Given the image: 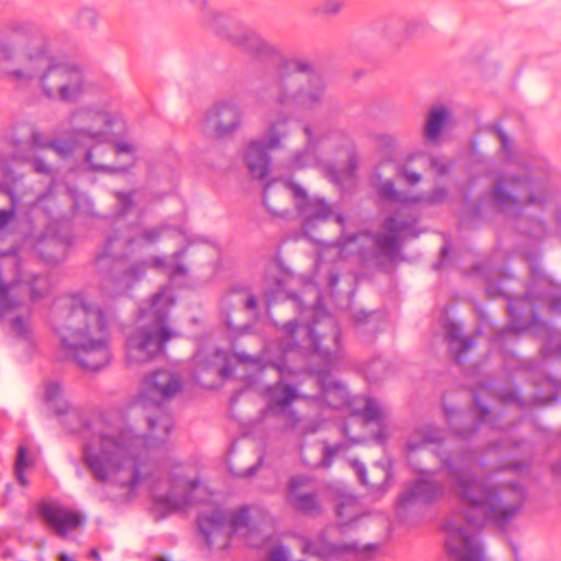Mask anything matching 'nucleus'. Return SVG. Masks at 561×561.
<instances>
[{
  "label": "nucleus",
  "mask_w": 561,
  "mask_h": 561,
  "mask_svg": "<svg viewBox=\"0 0 561 561\" xmlns=\"http://www.w3.org/2000/svg\"><path fill=\"white\" fill-rule=\"evenodd\" d=\"M288 503L299 512H310L316 507L313 479L307 476L293 477L287 491Z\"/></svg>",
  "instance_id": "obj_30"
},
{
  "label": "nucleus",
  "mask_w": 561,
  "mask_h": 561,
  "mask_svg": "<svg viewBox=\"0 0 561 561\" xmlns=\"http://www.w3.org/2000/svg\"><path fill=\"white\" fill-rule=\"evenodd\" d=\"M187 470V467L176 465L170 473V492L154 495L156 503L168 513L182 510L196 501L194 493L201 488V482L196 478L186 477Z\"/></svg>",
  "instance_id": "obj_19"
},
{
  "label": "nucleus",
  "mask_w": 561,
  "mask_h": 561,
  "mask_svg": "<svg viewBox=\"0 0 561 561\" xmlns=\"http://www.w3.org/2000/svg\"><path fill=\"white\" fill-rule=\"evenodd\" d=\"M267 311L274 302H282L297 312V318L282 324L280 329L287 335V350L289 354L294 348L299 353L316 352V304H305L301 296L285 289L283 282H277L275 293L266 294Z\"/></svg>",
  "instance_id": "obj_11"
},
{
  "label": "nucleus",
  "mask_w": 561,
  "mask_h": 561,
  "mask_svg": "<svg viewBox=\"0 0 561 561\" xmlns=\"http://www.w3.org/2000/svg\"><path fill=\"white\" fill-rule=\"evenodd\" d=\"M53 196V181L49 182L46 191L30 203V208L45 207L44 202Z\"/></svg>",
  "instance_id": "obj_54"
},
{
  "label": "nucleus",
  "mask_w": 561,
  "mask_h": 561,
  "mask_svg": "<svg viewBox=\"0 0 561 561\" xmlns=\"http://www.w3.org/2000/svg\"><path fill=\"white\" fill-rule=\"evenodd\" d=\"M116 116L103 106H80L68 118L70 135L79 141H105Z\"/></svg>",
  "instance_id": "obj_15"
},
{
  "label": "nucleus",
  "mask_w": 561,
  "mask_h": 561,
  "mask_svg": "<svg viewBox=\"0 0 561 561\" xmlns=\"http://www.w3.org/2000/svg\"><path fill=\"white\" fill-rule=\"evenodd\" d=\"M445 529L448 533L446 547L456 559L459 561H485L478 534H470L455 522H447Z\"/></svg>",
  "instance_id": "obj_23"
},
{
  "label": "nucleus",
  "mask_w": 561,
  "mask_h": 561,
  "mask_svg": "<svg viewBox=\"0 0 561 561\" xmlns=\"http://www.w3.org/2000/svg\"><path fill=\"white\" fill-rule=\"evenodd\" d=\"M531 444L527 440L501 439L493 442L486 449L488 455H495L500 459V469H511L523 471L529 467L526 459H520L522 455L531 453Z\"/></svg>",
  "instance_id": "obj_26"
},
{
  "label": "nucleus",
  "mask_w": 561,
  "mask_h": 561,
  "mask_svg": "<svg viewBox=\"0 0 561 561\" xmlns=\"http://www.w3.org/2000/svg\"><path fill=\"white\" fill-rule=\"evenodd\" d=\"M96 21V12L92 9H83L79 13V22L93 26Z\"/></svg>",
  "instance_id": "obj_56"
},
{
  "label": "nucleus",
  "mask_w": 561,
  "mask_h": 561,
  "mask_svg": "<svg viewBox=\"0 0 561 561\" xmlns=\"http://www.w3.org/2000/svg\"><path fill=\"white\" fill-rule=\"evenodd\" d=\"M266 561H289V551L284 546H276L268 551Z\"/></svg>",
  "instance_id": "obj_53"
},
{
  "label": "nucleus",
  "mask_w": 561,
  "mask_h": 561,
  "mask_svg": "<svg viewBox=\"0 0 561 561\" xmlns=\"http://www.w3.org/2000/svg\"><path fill=\"white\" fill-rule=\"evenodd\" d=\"M73 208L77 213L94 215L93 204L84 194H72Z\"/></svg>",
  "instance_id": "obj_47"
},
{
  "label": "nucleus",
  "mask_w": 561,
  "mask_h": 561,
  "mask_svg": "<svg viewBox=\"0 0 561 561\" xmlns=\"http://www.w3.org/2000/svg\"><path fill=\"white\" fill-rule=\"evenodd\" d=\"M380 196L383 199L390 201V202H397L402 204H413L411 202V196L407 195L405 193L399 192L393 182L388 180L381 183L379 188Z\"/></svg>",
  "instance_id": "obj_42"
},
{
  "label": "nucleus",
  "mask_w": 561,
  "mask_h": 561,
  "mask_svg": "<svg viewBox=\"0 0 561 561\" xmlns=\"http://www.w3.org/2000/svg\"><path fill=\"white\" fill-rule=\"evenodd\" d=\"M5 32L3 39L20 42L26 48L38 47L42 44H34V41L39 37L41 31L32 21L22 19L10 20L5 25Z\"/></svg>",
  "instance_id": "obj_34"
},
{
  "label": "nucleus",
  "mask_w": 561,
  "mask_h": 561,
  "mask_svg": "<svg viewBox=\"0 0 561 561\" xmlns=\"http://www.w3.org/2000/svg\"><path fill=\"white\" fill-rule=\"evenodd\" d=\"M378 543L360 545L357 541H331L318 534V558L323 560H340L347 553L355 554L358 561H370L378 551Z\"/></svg>",
  "instance_id": "obj_24"
},
{
  "label": "nucleus",
  "mask_w": 561,
  "mask_h": 561,
  "mask_svg": "<svg viewBox=\"0 0 561 561\" xmlns=\"http://www.w3.org/2000/svg\"><path fill=\"white\" fill-rule=\"evenodd\" d=\"M444 328L445 337L455 362L462 364L467 359V353L477 344L474 337L463 336L462 327L451 320H446Z\"/></svg>",
  "instance_id": "obj_33"
},
{
  "label": "nucleus",
  "mask_w": 561,
  "mask_h": 561,
  "mask_svg": "<svg viewBox=\"0 0 561 561\" xmlns=\"http://www.w3.org/2000/svg\"><path fill=\"white\" fill-rule=\"evenodd\" d=\"M347 447L348 446L345 442H339L334 445L327 444L323 450V458L321 462L318 463V467H330L334 461V458L337 457L340 454L346 451Z\"/></svg>",
  "instance_id": "obj_45"
},
{
  "label": "nucleus",
  "mask_w": 561,
  "mask_h": 561,
  "mask_svg": "<svg viewBox=\"0 0 561 561\" xmlns=\"http://www.w3.org/2000/svg\"><path fill=\"white\" fill-rule=\"evenodd\" d=\"M559 176L545 160L525 164L517 172H501L490 192L492 203L500 211L516 215V228L533 239H543L548 227L541 216L554 202Z\"/></svg>",
  "instance_id": "obj_5"
},
{
  "label": "nucleus",
  "mask_w": 561,
  "mask_h": 561,
  "mask_svg": "<svg viewBox=\"0 0 561 561\" xmlns=\"http://www.w3.org/2000/svg\"><path fill=\"white\" fill-rule=\"evenodd\" d=\"M554 220L559 229H561V208L559 205H556L554 209Z\"/></svg>",
  "instance_id": "obj_63"
},
{
  "label": "nucleus",
  "mask_w": 561,
  "mask_h": 561,
  "mask_svg": "<svg viewBox=\"0 0 561 561\" xmlns=\"http://www.w3.org/2000/svg\"><path fill=\"white\" fill-rule=\"evenodd\" d=\"M450 252V244L445 243L443 248L440 249V255L443 259L447 257Z\"/></svg>",
  "instance_id": "obj_64"
},
{
  "label": "nucleus",
  "mask_w": 561,
  "mask_h": 561,
  "mask_svg": "<svg viewBox=\"0 0 561 561\" xmlns=\"http://www.w3.org/2000/svg\"><path fill=\"white\" fill-rule=\"evenodd\" d=\"M136 191L116 192L117 211L103 218V226H108L105 243L95 259L98 272H103L114 260H126L129 253L153 245L163 238H182L191 241L190 231L184 226H173L163 221L157 226L136 228L126 222V216L135 208Z\"/></svg>",
  "instance_id": "obj_8"
},
{
  "label": "nucleus",
  "mask_w": 561,
  "mask_h": 561,
  "mask_svg": "<svg viewBox=\"0 0 561 561\" xmlns=\"http://www.w3.org/2000/svg\"><path fill=\"white\" fill-rule=\"evenodd\" d=\"M551 472L556 479L561 478V460L551 466Z\"/></svg>",
  "instance_id": "obj_62"
},
{
  "label": "nucleus",
  "mask_w": 561,
  "mask_h": 561,
  "mask_svg": "<svg viewBox=\"0 0 561 561\" xmlns=\"http://www.w3.org/2000/svg\"><path fill=\"white\" fill-rule=\"evenodd\" d=\"M474 408L477 410L460 411L457 408L443 401V410L453 434L461 439L472 438L477 432L485 424V419L490 414V408L482 403L474 393Z\"/></svg>",
  "instance_id": "obj_21"
},
{
  "label": "nucleus",
  "mask_w": 561,
  "mask_h": 561,
  "mask_svg": "<svg viewBox=\"0 0 561 561\" xmlns=\"http://www.w3.org/2000/svg\"><path fill=\"white\" fill-rule=\"evenodd\" d=\"M49 139H45L43 134L31 127L30 128V138L22 140V139H13V148L14 151H18L19 149L27 150L28 152H38L39 150L48 149L50 146Z\"/></svg>",
  "instance_id": "obj_40"
},
{
  "label": "nucleus",
  "mask_w": 561,
  "mask_h": 561,
  "mask_svg": "<svg viewBox=\"0 0 561 561\" xmlns=\"http://www.w3.org/2000/svg\"><path fill=\"white\" fill-rule=\"evenodd\" d=\"M529 266L530 279L526 290L524 282L514 274L502 271L500 278L489 279L485 293L491 298H504L511 323L497 331L491 339L503 356V367L513 379L525 378L531 382L533 391L524 396L518 386H504L499 398L504 404H515L525 410L542 407L558 401V382L543 373L542 364L534 358L520 357L514 350L520 333L534 331L548 332L541 352L543 359H561V334L550 332L541 318L542 312L561 316V285L549 275L541 264L539 250L525 253Z\"/></svg>",
  "instance_id": "obj_1"
},
{
  "label": "nucleus",
  "mask_w": 561,
  "mask_h": 561,
  "mask_svg": "<svg viewBox=\"0 0 561 561\" xmlns=\"http://www.w3.org/2000/svg\"><path fill=\"white\" fill-rule=\"evenodd\" d=\"M241 125V107L233 101L221 100L206 111L202 130L209 137L225 138L233 135Z\"/></svg>",
  "instance_id": "obj_18"
},
{
  "label": "nucleus",
  "mask_w": 561,
  "mask_h": 561,
  "mask_svg": "<svg viewBox=\"0 0 561 561\" xmlns=\"http://www.w3.org/2000/svg\"><path fill=\"white\" fill-rule=\"evenodd\" d=\"M181 390L182 379L178 374L169 369H157L145 377L139 399L144 405H159Z\"/></svg>",
  "instance_id": "obj_22"
},
{
  "label": "nucleus",
  "mask_w": 561,
  "mask_h": 561,
  "mask_svg": "<svg viewBox=\"0 0 561 561\" xmlns=\"http://www.w3.org/2000/svg\"><path fill=\"white\" fill-rule=\"evenodd\" d=\"M65 314L55 322L67 357L88 370H99L112 359L110 320L105 311L84 295L68 299Z\"/></svg>",
  "instance_id": "obj_7"
},
{
  "label": "nucleus",
  "mask_w": 561,
  "mask_h": 561,
  "mask_svg": "<svg viewBox=\"0 0 561 561\" xmlns=\"http://www.w3.org/2000/svg\"><path fill=\"white\" fill-rule=\"evenodd\" d=\"M13 158L15 160L30 162L33 170L38 174L51 175L53 169L38 152H28L27 150L19 149L13 152Z\"/></svg>",
  "instance_id": "obj_41"
},
{
  "label": "nucleus",
  "mask_w": 561,
  "mask_h": 561,
  "mask_svg": "<svg viewBox=\"0 0 561 561\" xmlns=\"http://www.w3.org/2000/svg\"><path fill=\"white\" fill-rule=\"evenodd\" d=\"M431 165L436 170L439 176H444L450 171V168L447 164L439 162L435 158L431 159Z\"/></svg>",
  "instance_id": "obj_58"
},
{
  "label": "nucleus",
  "mask_w": 561,
  "mask_h": 561,
  "mask_svg": "<svg viewBox=\"0 0 561 561\" xmlns=\"http://www.w3.org/2000/svg\"><path fill=\"white\" fill-rule=\"evenodd\" d=\"M94 142L85 154L92 170L114 173L125 171L135 163L136 148L131 142L119 140L111 146L105 145L106 140Z\"/></svg>",
  "instance_id": "obj_16"
},
{
  "label": "nucleus",
  "mask_w": 561,
  "mask_h": 561,
  "mask_svg": "<svg viewBox=\"0 0 561 561\" xmlns=\"http://www.w3.org/2000/svg\"><path fill=\"white\" fill-rule=\"evenodd\" d=\"M335 513L339 518L335 526L340 534H346L357 528L359 520L370 514L369 511H365L362 507L359 500L351 494L340 496Z\"/></svg>",
  "instance_id": "obj_29"
},
{
  "label": "nucleus",
  "mask_w": 561,
  "mask_h": 561,
  "mask_svg": "<svg viewBox=\"0 0 561 561\" xmlns=\"http://www.w3.org/2000/svg\"><path fill=\"white\" fill-rule=\"evenodd\" d=\"M77 142H80L77 138L72 136V139H51L50 146L48 149L53 150L57 154L62 158L69 157L77 146Z\"/></svg>",
  "instance_id": "obj_44"
},
{
  "label": "nucleus",
  "mask_w": 561,
  "mask_h": 561,
  "mask_svg": "<svg viewBox=\"0 0 561 561\" xmlns=\"http://www.w3.org/2000/svg\"><path fill=\"white\" fill-rule=\"evenodd\" d=\"M310 157H311V153H310L309 149H306V150L295 153V156L293 157V159L289 162V168L290 169L304 168L309 162Z\"/></svg>",
  "instance_id": "obj_52"
},
{
  "label": "nucleus",
  "mask_w": 561,
  "mask_h": 561,
  "mask_svg": "<svg viewBox=\"0 0 561 561\" xmlns=\"http://www.w3.org/2000/svg\"><path fill=\"white\" fill-rule=\"evenodd\" d=\"M187 248L175 251L173 262L168 263L162 256H153L150 260H141L127 263L126 260H114L103 272H99L102 291L107 296H117L128 291L136 283L140 282L149 267L162 271L170 277L186 276L188 268L179 259L185 255Z\"/></svg>",
  "instance_id": "obj_10"
},
{
  "label": "nucleus",
  "mask_w": 561,
  "mask_h": 561,
  "mask_svg": "<svg viewBox=\"0 0 561 561\" xmlns=\"http://www.w3.org/2000/svg\"><path fill=\"white\" fill-rule=\"evenodd\" d=\"M0 72L16 90H37L49 101L76 103L87 89L82 69L64 61L46 42L26 48L20 42L2 38Z\"/></svg>",
  "instance_id": "obj_4"
},
{
  "label": "nucleus",
  "mask_w": 561,
  "mask_h": 561,
  "mask_svg": "<svg viewBox=\"0 0 561 561\" xmlns=\"http://www.w3.org/2000/svg\"><path fill=\"white\" fill-rule=\"evenodd\" d=\"M280 191H289L298 216L301 218V233L313 241L316 229V203L310 198L308 192L299 183L291 179H274L270 181L264 190L263 203L270 213L275 216H284L272 204V197Z\"/></svg>",
  "instance_id": "obj_14"
},
{
  "label": "nucleus",
  "mask_w": 561,
  "mask_h": 561,
  "mask_svg": "<svg viewBox=\"0 0 561 561\" xmlns=\"http://www.w3.org/2000/svg\"><path fill=\"white\" fill-rule=\"evenodd\" d=\"M38 514L60 537H65L69 531L83 523V517L79 513L57 503H41L38 505Z\"/></svg>",
  "instance_id": "obj_27"
},
{
  "label": "nucleus",
  "mask_w": 561,
  "mask_h": 561,
  "mask_svg": "<svg viewBox=\"0 0 561 561\" xmlns=\"http://www.w3.org/2000/svg\"><path fill=\"white\" fill-rule=\"evenodd\" d=\"M375 311H365V310H358L354 313V320L357 324H365L368 323L370 318L375 317Z\"/></svg>",
  "instance_id": "obj_57"
},
{
  "label": "nucleus",
  "mask_w": 561,
  "mask_h": 561,
  "mask_svg": "<svg viewBox=\"0 0 561 561\" xmlns=\"http://www.w3.org/2000/svg\"><path fill=\"white\" fill-rule=\"evenodd\" d=\"M174 302L172 290L164 287L140 305L135 324L125 332L128 366L149 363L164 352L167 342L175 336L167 322Z\"/></svg>",
  "instance_id": "obj_9"
},
{
  "label": "nucleus",
  "mask_w": 561,
  "mask_h": 561,
  "mask_svg": "<svg viewBox=\"0 0 561 561\" xmlns=\"http://www.w3.org/2000/svg\"><path fill=\"white\" fill-rule=\"evenodd\" d=\"M250 522V507L244 505L234 511L214 510L198 517V528L208 547L214 545L213 536L228 534L232 529L243 528Z\"/></svg>",
  "instance_id": "obj_20"
},
{
  "label": "nucleus",
  "mask_w": 561,
  "mask_h": 561,
  "mask_svg": "<svg viewBox=\"0 0 561 561\" xmlns=\"http://www.w3.org/2000/svg\"><path fill=\"white\" fill-rule=\"evenodd\" d=\"M257 307L256 298L247 288L234 287L226 293L220 301L222 312L229 313L232 310H249L255 312Z\"/></svg>",
  "instance_id": "obj_37"
},
{
  "label": "nucleus",
  "mask_w": 561,
  "mask_h": 561,
  "mask_svg": "<svg viewBox=\"0 0 561 561\" xmlns=\"http://www.w3.org/2000/svg\"><path fill=\"white\" fill-rule=\"evenodd\" d=\"M343 8L342 0H325L320 8H318V13L325 16H334L340 13Z\"/></svg>",
  "instance_id": "obj_49"
},
{
  "label": "nucleus",
  "mask_w": 561,
  "mask_h": 561,
  "mask_svg": "<svg viewBox=\"0 0 561 561\" xmlns=\"http://www.w3.org/2000/svg\"><path fill=\"white\" fill-rule=\"evenodd\" d=\"M453 113L444 105L432 107L426 116L423 135L424 138L434 144L440 138L442 131L451 123Z\"/></svg>",
  "instance_id": "obj_36"
},
{
  "label": "nucleus",
  "mask_w": 561,
  "mask_h": 561,
  "mask_svg": "<svg viewBox=\"0 0 561 561\" xmlns=\"http://www.w3.org/2000/svg\"><path fill=\"white\" fill-rule=\"evenodd\" d=\"M352 467L355 470L359 482L364 486L368 488V494L374 501L380 500L387 493L393 479V471L391 465H379V467L383 471L382 482L371 485L368 482V472L366 466L362 461L357 459L353 460Z\"/></svg>",
  "instance_id": "obj_35"
},
{
  "label": "nucleus",
  "mask_w": 561,
  "mask_h": 561,
  "mask_svg": "<svg viewBox=\"0 0 561 561\" xmlns=\"http://www.w3.org/2000/svg\"><path fill=\"white\" fill-rule=\"evenodd\" d=\"M262 462H263V458L260 457L256 465L251 466L243 476L244 477L253 476L256 472L257 468L262 465Z\"/></svg>",
  "instance_id": "obj_61"
},
{
  "label": "nucleus",
  "mask_w": 561,
  "mask_h": 561,
  "mask_svg": "<svg viewBox=\"0 0 561 561\" xmlns=\"http://www.w3.org/2000/svg\"><path fill=\"white\" fill-rule=\"evenodd\" d=\"M28 466L26 461V449L24 447H20L18 451L16 462H15V473L19 482L21 484H25L26 480L23 474V471Z\"/></svg>",
  "instance_id": "obj_50"
},
{
  "label": "nucleus",
  "mask_w": 561,
  "mask_h": 561,
  "mask_svg": "<svg viewBox=\"0 0 561 561\" xmlns=\"http://www.w3.org/2000/svg\"><path fill=\"white\" fill-rule=\"evenodd\" d=\"M285 70L295 76V81H299V76L311 77V64L301 59H290L285 61ZM290 101L294 107L302 110H312L316 105V92L311 78L308 80V87L299 89L291 96L290 100L286 95L280 98L282 103Z\"/></svg>",
  "instance_id": "obj_28"
},
{
  "label": "nucleus",
  "mask_w": 561,
  "mask_h": 561,
  "mask_svg": "<svg viewBox=\"0 0 561 561\" xmlns=\"http://www.w3.org/2000/svg\"><path fill=\"white\" fill-rule=\"evenodd\" d=\"M494 130H495L499 139L501 140L502 150L505 153H510V151H511V139H510V137L507 136V134L504 131V129L500 125H495L494 126Z\"/></svg>",
  "instance_id": "obj_55"
},
{
  "label": "nucleus",
  "mask_w": 561,
  "mask_h": 561,
  "mask_svg": "<svg viewBox=\"0 0 561 561\" xmlns=\"http://www.w3.org/2000/svg\"><path fill=\"white\" fill-rule=\"evenodd\" d=\"M448 196V190L445 186H436L431 193L412 195L411 202L414 204L424 203L427 205H437L443 203Z\"/></svg>",
  "instance_id": "obj_43"
},
{
  "label": "nucleus",
  "mask_w": 561,
  "mask_h": 561,
  "mask_svg": "<svg viewBox=\"0 0 561 561\" xmlns=\"http://www.w3.org/2000/svg\"><path fill=\"white\" fill-rule=\"evenodd\" d=\"M232 42L243 49L256 55L267 56L274 53L273 47L252 30H243L233 34Z\"/></svg>",
  "instance_id": "obj_38"
},
{
  "label": "nucleus",
  "mask_w": 561,
  "mask_h": 561,
  "mask_svg": "<svg viewBox=\"0 0 561 561\" xmlns=\"http://www.w3.org/2000/svg\"><path fill=\"white\" fill-rule=\"evenodd\" d=\"M227 353L221 350L213 352L211 359H207L204 351H198L195 355L196 363V379L199 383L204 385L202 380V373L207 371L224 379L232 376V368L227 364Z\"/></svg>",
  "instance_id": "obj_32"
},
{
  "label": "nucleus",
  "mask_w": 561,
  "mask_h": 561,
  "mask_svg": "<svg viewBox=\"0 0 561 561\" xmlns=\"http://www.w3.org/2000/svg\"><path fill=\"white\" fill-rule=\"evenodd\" d=\"M343 364L340 325L333 317L325 314L324 304L318 295V414L320 411H337L348 407L351 414L360 416L365 423L379 424L374 438L379 445H383L389 437L386 428L381 426L383 410L371 397L351 398L345 383L333 375L342 369Z\"/></svg>",
  "instance_id": "obj_6"
},
{
  "label": "nucleus",
  "mask_w": 561,
  "mask_h": 561,
  "mask_svg": "<svg viewBox=\"0 0 561 561\" xmlns=\"http://www.w3.org/2000/svg\"><path fill=\"white\" fill-rule=\"evenodd\" d=\"M289 117L278 115L271 118L264 130V137L252 139L244 151V161L250 174L255 179H264L270 171L272 150L283 147V139L288 135Z\"/></svg>",
  "instance_id": "obj_13"
},
{
  "label": "nucleus",
  "mask_w": 561,
  "mask_h": 561,
  "mask_svg": "<svg viewBox=\"0 0 561 561\" xmlns=\"http://www.w3.org/2000/svg\"><path fill=\"white\" fill-rule=\"evenodd\" d=\"M331 216H333L335 221L340 225L343 224V216L340 214H333L332 207L327 203V201L324 198L318 197V221L327 220Z\"/></svg>",
  "instance_id": "obj_48"
},
{
  "label": "nucleus",
  "mask_w": 561,
  "mask_h": 561,
  "mask_svg": "<svg viewBox=\"0 0 561 561\" xmlns=\"http://www.w3.org/2000/svg\"><path fill=\"white\" fill-rule=\"evenodd\" d=\"M419 221L420 217L415 211L402 207L383 220L382 231L352 234L346 242H355L359 238H367L374 245L375 257H383L394 262L401 256V239L417 238L421 234L422 231L417 227Z\"/></svg>",
  "instance_id": "obj_12"
},
{
  "label": "nucleus",
  "mask_w": 561,
  "mask_h": 561,
  "mask_svg": "<svg viewBox=\"0 0 561 561\" xmlns=\"http://www.w3.org/2000/svg\"><path fill=\"white\" fill-rule=\"evenodd\" d=\"M44 397L61 425L84 440L82 459L95 481L135 490L148 480L147 456L149 451L162 449L168 444L173 428L170 415L160 413L156 417H148V433L140 435L127 424H107L101 419L89 422L79 408L62 398L58 382H47Z\"/></svg>",
  "instance_id": "obj_2"
},
{
  "label": "nucleus",
  "mask_w": 561,
  "mask_h": 561,
  "mask_svg": "<svg viewBox=\"0 0 561 561\" xmlns=\"http://www.w3.org/2000/svg\"><path fill=\"white\" fill-rule=\"evenodd\" d=\"M11 208L9 209H0V230L5 229L15 218L19 199L18 197L11 193Z\"/></svg>",
  "instance_id": "obj_46"
},
{
  "label": "nucleus",
  "mask_w": 561,
  "mask_h": 561,
  "mask_svg": "<svg viewBox=\"0 0 561 561\" xmlns=\"http://www.w3.org/2000/svg\"><path fill=\"white\" fill-rule=\"evenodd\" d=\"M302 552L306 554L314 556L316 554V546L309 539H304Z\"/></svg>",
  "instance_id": "obj_59"
},
{
  "label": "nucleus",
  "mask_w": 561,
  "mask_h": 561,
  "mask_svg": "<svg viewBox=\"0 0 561 561\" xmlns=\"http://www.w3.org/2000/svg\"><path fill=\"white\" fill-rule=\"evenodd\" d=\"M445 494V485L432 478H419L400 494L397 501V508L403 510L414 504L431 505L442 499Z\"/></svg>",
  "instance_id": "obj_25"
},
{
  "label": "nucleus",
  "mask_w": 561,
  "mask_h": 561,
  "mask_svg": "<svg viewBox=\"0 0 561 561\" xmlns=\"http://www.w3.org/2000/svg\"><path fill=\"white\" fill-rule=\"evenodd\" d=\"M425 445H433L432 453L446 472L450 492L468 506L461 514L467 525L481 529L490 520L504 530L523 507L525 488L519 483L499 486L492 483L490 476H477L470 469L473 453L448 440L440 427L417 428L407 440L405 449L413 454Z\"/></svg>",
  "instance_id": "obj_3"
},
{
  "label": "nucleus",
  "mask_w": 561,
  "mask_h": 561,
  "mask_svg": "<svg viewBox=\"0 0 561 561\" xmlns=\"http://www.w3.org/2000/svg\"><path fill=\"white\" fill-rule=\"evenodd\" d=\"M38 254L48 263H58L65 257V244L56 237H45L36 244Z\"/></svg>",
  "instance_id": "obj_39"
},
{
  "label": "nucleus",
  "mask_w": 561,
  "mask_h": 561,
  "mask_svg": "<svg viewBox=\"0 0 561 561\" xmlns=\"http://www.w3.org/2000/svg\"><path fill=\"white\" fill-rule=\"evenodd\" d=\"M327 142L347 151V163L345 168L337 169L334 165L323 167L324 175L344 191L352 186L358 167L357 157L353 151V141L350 135L342 129H331L328 133L321 134L318 131V146Z\"/></svg>",
  "instance_id": "obj_17"
},
{
  "label": "nucleus",
  "mask_w": 561,
  "mask_h": 561,
  "mask_svg": "<svg viewBox=\"0 0 561 561\" xmlns=\"http://www.w3.org/2000/svg\"><path fill=\"white\" fill-rule=\"evenodd\" d=\"M398 175L409 185H416L422 180L421 173L411 170L405 165H400L398 168Z\"/></svg>",
  "instance_id": "obj_51"
},
{
  "label": "nucleus",
  "mask_w": 561,
  "mask_h": 561,
  "mask_svg": "<svg viewBox=\"0 0 561 561\" xmlns=\"http://www.w3.org/2000/svg\"><path fill=\"white\" fill-rule=\"evenodd\" d=\"M340 282V276L337 273H331L330 276H329V287L331 289V291H333L335 289V287L337 286Z\"/></svg>",
  "instance_id": "obj_60"
},
{
  "label": "nucleus",
  "mask_w": 561,
  "mask_h": 561,
  "mask_svg": "<svg viewBox=\"0 0 561 561\" xmlns=\"http://www.w3.org/2000/svg\"><path fill=\"white\" fill-rule=\"evenodd\" d=\"M267 391L272 399L268 410L273 412L279 410L277 412L284 414L287 426L295 428L300 419L294 411H287L286 408L297 398L296 389L293 386L277 382L270 387Z\"/></svg>",
  "instance_id": "obj_31"
}]
</instances>
